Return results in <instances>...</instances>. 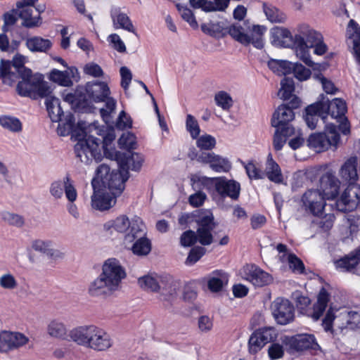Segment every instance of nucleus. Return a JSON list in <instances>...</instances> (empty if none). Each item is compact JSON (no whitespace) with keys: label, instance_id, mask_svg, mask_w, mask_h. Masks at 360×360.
<instances>
[{"label":"nucleus","instance_id":"nucleus-1","mask_svg":"<svg viewBox=\"0 0 360 360\" xmlns=\"http://www.w3.org/2000/svg\"><path fill=\"white\" fill-rule=\"evenodd\" d=\"M202 31L211 37H224L230 34L232 38L239 43L247 46L252 44L255 48L261 49L264 46L263 35L266 27L260 25H254L250 34L245 32V29L239 23H234L230 27H225L223 22L202 23Z\"/></svg>","mask_w":360,"mask_h":360},{"label":"nucleus","instance_id":"nucleus-2","mask_svg":"<svg viewBox=\"0 0 360 360\" xmlns=\"http://www.w3.org/2000/svg\"><path fill=\"white\" fill-rule=\"evenodd\" d=\"M126 277L124 269L119 260L110 258L102 266L101 274L88 288V292L92 297H107L117 290L122 279Z\"/></svg>","mask_w":360,"mask_h":360},{"label":"nucleus","instance_id":"nucleus-3","mask_svg":"<svg viewBox=\"0 0 360 360\" xmlns=\"http://www.w3.org/2000/svg\"><path fill=\"white\" fill-rule=\"evenodd\" d=\"M322 326L326 332L346 335L349 331L360 328V311L344 309L335 316L330 307L323 319Z\"/></svg>","mask_w":360,"mask_h":360},{"label":"nucleus","instance_id":"nucleus-4","mask_svg":"<svg viewBox=\"0 0 360 360\" xmlns=\"http://www.w3.org/2000/svg\"><path fill=\"white\" fill-rule=\"evenodd\" d=\"M322 39L323 37L320 32L310 28L307 25H300L297 29V33L295 34L297 57L314 70H318L320 65L311 60L309 49Z\"/></svg>","mask_w":360,"mask_h":360},{"label":"nucleus","instance_id":"nucleus-5","mask_svg":"<svg viewBox=\"0 0 360 360\" xmlns=\"http://www.w3.org/2000/svg\"><path fill=\"white\" fill-rule=\"evenodd\" d=\"M89 98L95 102H105V108L100 109L101 116L106 124L113 123L112 114L115 113L116 101L110 96V91L104 82H89L85 86Z\"/></svg>","mask_w":360,"mask_h":360},{"label":"nucleus","instance_id":"nucleus-6","mask_svg":"<svg viewBox=\"0 0 360 360\" xmlns=\"http://www.w3.org/2000/svg\"><path fill=\"white\" fill-rule=\"evenodd\" d=\"M22 80L16 86L18 94L24 97L37 100L45 98L52 93L51 86L44 80V75L40 73L32 74V70L19 76Z\"/></svg>","mask_w":360,"mask_h":360},{"label":"nucleus","instance_id":"nucleus-7","mask_svg":"<svg viewBox=\"0 0 360 360\" xmlns=\"http://www.w3.org/2000/svg\"><path fill=\"white\" fill-rule=\"evenodd\" d=\"M77 143L75 146V153L79 160L89 165L93 160L96 162L102 160V151L101 145L105 141L89 134L86 129L82 130V134L77 136Z\"/></svg>","mask_w":360,"mask_h":360},{"label":"nucleus","instance_id":"nucleus-8","mask_svg":"<svg viewBox=\"0 0 360 360\" xmlns=\"http://www.w3.org/2000/svg\"><path fill=\"white\" fill-rule=\"evenodd\" d=\"M136 138L131 133L124 134L118 140L121 148L126 149L125 152L115 151V160L122 167L131 168V170L138 172L141 169L143 162V157L131 150L135 148Z\"/></svg>","mask_w":360,"mask_h":360},{"label":"nucleus","instance_id":"nucleus-9","mask_svg":"<svg viewBox=\"0 0 360 360\" xmlns=\"http://www.w3.org/2000/svg\"><path fill=\"white\" fill-rule=\"evenodd\" d=\"M120 170H112L110 172V168L107 165H101L96 173L98 177L101 179L103 186L108 188L112 195H120L124 189L125 182L129 179V169L131 168L122 167L120 165Z\"/></svg>","mask_w":360,"mask_h":360},{"label":"nucleus","instance_id":"nucleus-10","mask_svg":"<svg viewBox=\"0 0 360 360\" xmlns=\"http://www.w3.org/2000/svg\"><path fill=\"white\" fill-rule=\"evenodd\" d=\"M329 302V294L324 288L319 291L317 302L310 307L311 300L308 297L297 294L295 295L296 307L300 314L311 317L313 321H318L322 316Z\"/></svg>","mask_w":360,"mask_h":360},{"label":"nucleus","instance_id":"nucleus-11","mask_svg":"<svg viewBox=\"0 0 360 360\" xmlns=\"http://www.w3.org/2000/svg\"><path fill=\"white\" fill-rule=\"evenodd\" d=\"M143 226L141 219L137 216L129 220L127 216L121 215L114 220L108 221L105 224V228H112L117 232L125 233L124 243H130L134 241V234H142Z\"/></svg>","mask_w":360,"mask_h":360},{"label":"nucleus","instance_id":"nucleus-12","mask_svg":"<svg viewBox=\"0 0 360 360\" xmlns=\"http://www.w3.org/2000/svg\"><path fill=\"white\" fill-rule=\"evenodd\" d=\"M340 141V134L335 124L325 125V132L311 134L307 140V146L317 153L328 150L330 146H336Z\"/></svg>","mask_w":360,"mask_h":360},{"label":"nucleus","instance_id":"nucleus-13","mask_svg":"<svg viewBox=\"0 0 360 360\" xmlns=\"http://www.w3.org/2000/svg\"><path fill=\"white\" fill-rule=\"evenodd\" d=\"M360 202V186L351 184L347 186L335 205L338 211L342 212H352Z\"/></svg>","mask_w":360,"mask_h":360},{"label":"nucleus","instance_id":"nucleus-14","mask_svg":"<svg viewBox=\"0 0 360 360\" xmlns=\"http://www.w3.org/2000/svg\"><path fill=\"white\" fill-rule=\"evenodd\" d=\"M272 315L278 324L287 325L295 319V309L286 299L276 298L271 304Z\"/></svg>","mask_w":360,"mask_h":360},{"label":"nucleus","instance_id":"nucleus-15","mask_svg":"<svg viewBox=\"0 0 360 360\" xmlns=\"http://www.w3.org/2000/svg\"><path fill=\"white\" fill-rule=\"evenodd\" d=\"M327 199L322 191L318 189H309L306 191L302 201L306 210L314 216H322L326 210L327 204L325 200Z\"/></svg>","mask_w":360,"mask_h":360},{"label":"nucleus","instance_id":"nucleus-16","mask_svg":"<svg viewBox=\"0 0 360 360\" xmlns=\"http://www.w3.org/2000/svg\"><path fill=\"white\" fill-rule=\"evenodd\" d=\"M242 277L256 287H263L270 284L273 278L255 264H247L242 269Z\"/></svg>","mask_w":360,"mask_h":360},{"label":"nucleus","instance_id":"nucleus-17","mask_svg":"<svg viewBox=\"0 0 360 360\" xmlns=\"http://www.w3.org/2000/svg\"><path fill=\"white\" fill-rule=\"evenodd\" d=\"M197 161L204 164H209L210 167L216 172H226L231 165L227 158H223L214 153L202 152L197 155Z\"/></svg>","mask_w":360,"mask_h":360},{"label":"nucleus","instance_id":"nucleus-18","mask_svg":"<svg viewBox=\"0 0 360 360\" xmlns=\"http://www.w3.org/2000/svg\"><path fill=\"white\" fill-rule=\"evenodd\" d=\"M287 345L291 351L295 352L320 349L315 336L311 334H299L292 336L288 340Z\"/></svg>","mask_w":360,"mask_h":360},{"label":"nucleus","instance_id":"nucleus-19","mask_svg":"<svg viewBox=\"0 0 360 360\" xmlns=\"http://www.w3.org/2000/svg\"><path fill=\"white\" fill-rule=\"evenodd\" d=\"M322 99L318 101L321 102L323 111L326 112V118L330 116L332 119H345V113L347 112L346 103L340 98H333L330 101L328 98L325 99L321 95Z\"/></svg>","mask_w":360,"mask_h":360},{"label":"nucleus","instance_id":"nucleus-20","mask_svg":"<svg viewBox=\"0 0 360 360\" xmlns=\"http://www.w3.org/2000/svg\"><path fill=\"white\" fill-rule=\"evenodd\" d=\"M38 0H21L17 2L19 17L23 20L22 25L31 28L37 26V17H32L34 6Z\"/></svg>","mask_w":360,"mask_h":360},{"label":"nucleus","instance_id":"nucleus-21","mask_svg":"<svg viewBox=\"0 0 360 360\" xmlns=\"http://www.w3.org/2000/svg\"><path fill=\"white\" fill-rule=\"evenodd\" d=\"M179 285L170 275L160 276L158 292L161 300L171 303L176 297Z\"/></svg>","mask_w":360,"mask_h":360},{"label":"nucleus","instance_id":"nucleus-22","mask_svg":"<svg viewBox=\"0 0 360 360\" xmlns=\"http://www.w3.org/2000/svg\"><path fill=\"white\" fill-rule=\"evenodd\" d=\"M96 184L95 179H93L91 182L94 188V195L91 196L92 207L101 211L110 209L115 203L117 196L112 195L111 193L97 191Z\"/></svg>","mask_w":360,"mask_h":360},{"label":"nucleus","instance_id":"nucleus-23","mask_svg":"<svg viewBox=\"0 0 360 360\" xmlns=\"http://www.w3.org/2000/svg\"><path fill=\"white\" fill-rule=\"evenodd\" d=\"M271 41L274 46L292 48L295 50V35L283 27H275L271 31Z\"/></svg>","mask_w":360,"mask_h":360},{"label":"nucleus","instance_id":"nucleus-24","mask_svg":"<svg viewBox=\"0 0 360 360\" xmlns=\"http://www.w3.org/2000/svg\"><path fill=\"white\" fill-rule=\"evenodd\" d=\"M276 63L283 70V74L286 75L292 72L295 77L300 81L308 79L311 74L310 70L298 63H292L288 60H275L272 63Z\"/></svg>","mask_w":360,"mask_h":360},{"label":"nucleus","instance_id":"nucleus-25","mask_svg":"<svg viewBox=\"0 0 360 360\" xmlns=\"http://www.w3.org/2000/svg\"><path fill=\"white\" fill-rule=\"evenodd\" d=\"M306 115L304 116V120L309 128L314 129L316 127L317 122L320 119L323 124H330L327 123V118L326 112L323 111V107H321V102L317 101L306 108Z\"/></svg>","mask_w":360,"mask_h":360},{"label":"nucleus","instance_id":"nucleus-26","mask_svg":"<svg viewBox=\"0 0 360 360\" xmlns=\"http://www.w3.org/2000/svg\"><path fill=\"white\" fill-rule=\"evenodd\" d=\"M240 192V185L235 180H228L221 177L217 185V194L222 198L229 197L233 200L238 199Z\"/></svg>","mask_w":360,"mask_h":360},{"label":"nucleus","instance_id":"nucleus-27","mask_svg":"<svg viewBox=\"0 0 360 360\" xmlns=\"http://www.w3.org/2000/svg\"><path fill=\"white\" fill-rule=\"evenodd\" d=\"M110 18L115 30L123 29L137 34L129 17L121 10V8L112 6L110 9Z\"/></svg>","mask_w":360,"mask_h":360},{"label":"nucleus","instance_id":"nucleus-28","mask_svg":"<svg viewBox=\"0 0 360 360\" xmlns=\"http://www.w3.org/2000/svg\"><path fill=\"white\" fill-rule=\"evenodd\" d=\"M358 160L356 157L349 158L341 167L340 169V176L342 181L345 183L356 184L359 179L357 171Z\"/></svg>","mask_w":360,"mask_h":360},{"label":"nucleus","instance_id":"nucleus-29","mask_svg":"<svg viewBox=\"0 0 360 360\" xmlns=\"http://www.w3.org/2000/svg\"><path fill=\"white\" fill-rule=\"evenodd\" d=\"M340 181L333 174H327L321 177L320 187L327 199L336 198L340 189Z\"/></svg>","mask_w":360,"mask_h":360},{"label":"nucleus","instance_id":"nucleus-30","mask_svg":"<svg viewBox=\"0 0 360 360\" xmlns=\"http://www.w3.org/2000/svg\"><path fill=\"white\" fill-rule=\"evenodd\" d=\"M295 118V113L290 108L286 105H281L278 107L273 114L271 118V126L274 127H280L283 124H287Z\"/></svg>","mask_w":360,"mask_h":360},{"label":"nucleus","instance_id":"nucleus-31","mask_svg":"<svg viewBox=\"0 0 360 360\" xmlns=\"http://www.w3.org/2000/svg\"><path fill=\"white\" fill-rule=\"evenodd\" d=\"M134 243L131 247L132 252L139 256L148 255L151 250V243L146 237V227H143L142 234H134Z\"/></svg>","mask_w":360,"mask_h":360},{"label":"nucleus","instance_id":"nucleus-32","mask_svg":"<svg viewBox=\"0 0 360 360\" xmlns=\"http://www.w3.org/2000/svg\"><path fill=\"white\" fill-rule=\"evenodd\" d=\"M92 325L77 326L70 330L68 341H72L79 346L86 347Z\"/></svg>","mask_w":360,"mask_h":360},{"label":"nucleus","instance_id":"nucleus-33","mask_svg":"<svg viewBox=\"0 0 360 360\" xmlns=\"http://www.w3.org/2000/svg\"><path fill=\"white\" fill-rule=\"evenodd\" d=\"M45 98V104L51 121L53 122H58V121L61 120V116H64V112L59 99L51 96V94Z\"/></svg>","mask_w":360,"mask_h":360},{"label":"nucleus","instance_id":"nucleus-34","mask_svg":"<svg viewBox=\"0 0 360 360\" xmlns=\"http://www.w3.org/2000/svg\"><path fill=\"white\" fill-rule=\"evenodd\" d=\"M53 44L49 39L41 37H32L26 40V46L32 52L47 53L52 47Z\"/></svg>","mask_w":360,"mask_h":360},{"label":"nucleus","instance_id":"nucleus-35","mask_svg":"<svg viewBox=\"0 0 360 360\" xmlns=\"http://www.w3.org/2000/svg\"><path fill=\"white\" fill-rule=\"evenodd\" d=\"M264 177L266 176L271 181L281 184L283 181V175L279 165L273 160L271 154H269L266 162Z\"/></svg>","mask_w":360,"mask_h":360},{"label":"nucleus","instance_id":"nucleus-36","mask_svg":"<svg viewBox=\"0 0 360 360\" xmlns=\"http://www.w3.org/2000/svg\"><path fill=\"white\" fill-rule=\"evenodd\" d=\"M347 32L349 39L352 40L356 58L360 63V27L354 20H350Z\"/></svg>","mask_w":360,"mask_h":360},{"label":"nucleus","instance_id":"nucleus-37","mask_svg":"<svg viewBox=\"0 0 360 360\" xmlns=\"http://www.w3.org/2000/svg\"><path fill=\"white\" fill-rule=\"evenodd\" d=\"M96 336L93 350L102 352L106 351L112 346L113 341L110 335L107 333L103 328L97 326V332L94 333Z\"/></svg>","mask_w":360,"mask_h":360},{"label":"nucleus","instance_id":"nucleus-38","mask_svg":"<svg viewBox=\"0 0 360 360\" xmlns=\"http://www.w3.org/2000/svg\"><path fill=\"white\" fill-rule=\"evenodd\" d=\"M47 331L49 335L53 338L66 340L69 339L66 326L63 322L58 320H53L49 323Z\"/></svg>","mask_w":360,"mask_h":360},{"label":"nucleus","instance_id":"nucleus-39","mask_svg":"<svg viewBox=\"0 0 360 360\" xmlns=\"http://www.w3.org/2000/svg\"><path fill=\"white\" fill-rule=\"evenodd\" d=\"M75 116L72 112L64 113V116H61V120L58 121V134L63 136L68 135L75 127Z\"/></svg>","mask_w":360,"mask_h":360},{"label":"nucleus","instance_id":"nucleus-40","mask_svg":"<svg viewBox=\"0 0 360 360\" xmlns=\"http://www.w3.org/2000/svg\"><path fill=\"white\" fill-rule=\"evenodd\" d=\"M263 9L266 18L271 22L283 23L286 20L285 14L274 6L264 4Z\"/></svg>","mask_w":360,"mask_h":360},{"label":"nucleus","instance_id":"nucleus-41","mask_svg":"<svg viewBox=\"0 0 360 360\" xmlns=\"http://www.w3.org/2000/svg\"><path fill=\"white\" fill-rule=\"evenodd\" d=\"M0 78H2L3 82L8 85H12L15 82L16 78L15 72L11 70L10 61L1 60Z\"/></svg>","mask_w":360,"mask_h":360},{"label":"nucleus","instance_id":"nucleus-42","mask_svg":"<svg viewBox=\"0 0 360 360\" xmlns=\"http://www.w3.org/2000/svg\"><path fill=\"white\" fill-rule=\"evenodd\" d=\"M212 275L209 277L207 281L208 288L212 292H219L223 288L225 274L221 271L216 270L212 272Z\"/></svg>","mask_w":360,"mask_h":360},{"label":"nucleus","instance_id":"nucleus-43","mask_svg":"<svg viewBox=\"0 0 360 360\" xmlns=\"http://www.w3.org/2000/svg\"><path fill=\"white\" fill-rule=\"evenodd\" d=\"M160 276L153 277L149 275L141 277L138 283L141 288L152 292H158L159 288Z\"/></svg>","mask_w":360,"mask_h":360},{"label":"nucleus","instance_id":"nucleus-44","mask_svg":"<svg viewBox=\"0 0 360 360\" xmlns=\"http://www.w3.org/2000/svg\"><path fill=\"white\" fill-rule=\"evenodd\" d=\"M281 89L278 91V96L280 98L283 100L290 99L295 91L293 79L289 77H284L281 81Z\"/></svg>","mask_w":360,"mask_h":360},{"label":"nucleus","instance_id":"nucleus-45","mask_svg":"<svg viewBox=\"0 0 360 360\" xmlns=\"http://www.w3.org/2000/svg\"><path fill=\"white\" fill-rule=\"evenodd\" d=\"M49 78L51 81L63 86H70L72 85V81L67 71L54 69L51 72Z\"/></svg>","mask_w":360,"mask_h":360},{"label":"nucleus","instance_id":"nucleus-46","mask_svg":"<svg viewBox=\"0 0 360 360\" xmlns=\"http://www.w3.org/2000/svg\"><path fill=\"white\" fill-rule=\"evenodd\" d=\"M196 222L198 226V229L213 231L215 227L213 214L210 212H207L205 214L199 217L196 219Z\"/></svg>","mask_w":360,"mask_h":360},{"label":"nucleus","instance_id":"nucleus-47","mask_svg":"<svg viewBox=\"0 0 360 360\" xmlns=\"http://www.w3.org/2000/svg\"><path fill=\"white\" fill-rule=\"evenodd\" d=\"M176 7L181 14V18L186 20L193 28H198V22L195 20L193 11L186 6L177 4Z\"/></svg>","mask_w":360,"mask_h":360},{"label":"nucleus","instance_id":"nucleus-48","mask_svg":"<svg viewBox=\"0 0 360 360\" xmlns=\"http://www.w3.org/2000/svg\"><path fill=\"white\" fill-rule=\"evenodd\" d=\"M1 125L12 131H20L22 129V124L20 121L15 117H3L0 118Z\"/></svg>","mask_w":360,"mask_h":360},{"label":"nucleus","instance_id":"nucleus-49","mask_svg":"<svg viewBox=\"0 0 360 360\" xmlns=\"http://www.w3.org/2000/svg\"><path fill=\"white\" fill-rule=\"evenodd\" d=\"M13 333L8 330L0 332V352L8 353L11 351Z\"/></svg>","mask_w":360,"mask_h":360},{"label":"nucleus","instance_id":"nucleus-50","mask_svg":"<svg viewBox=\"0 0 360 360\" xmlns=\"http://www.w3.org/2000/svg\"><path fill=\"white\" fill-rule=\"evenodd\" d=\"M25 59L24 56L16 54L11 63V66L14 68V72L18 73L19 76L31 70L25 66Z\"/></svg>","mask_w":360,"mask_h":360},{"label":"nucleus","instance_id":"nucleus-51","mask_svg":"<svg viewBox=\"0 0 360 360\" xmlns=\"http://www.w3.org/2000/svg\"><path fill=\"white\" fill-rule=\"evenodd\" d=\"M217 105L223 110H227L233 105V100L231 97L225 91H219L214 97Z\"/></svg>","mask_w":360,"mask_h":360},{"label":"nucleus","instance_id":"nucleus-52","mask_svg":"<svg viewBox=\"0 0 360 360\" xmlns=\"http://www.w3.org/2000/svg\"><path fill=\"white\" fill-rule=\"evenodd\" d=\"M205 254V249L201 246H195L191 249L186 259V265H193Z\"/></svg>","mask_w":360,"mask_h":360},{"label":"nucleus","instance_id":"nucleus-53","mask_svg":"<svg viewBox=\"0 0 360 360\" xmlns=\"http://www.w3.org/2000/svg\"><path fill=\"white\" fill-rule=\"evenodd\" d=\"M248 344L250 352L252 354L257 353L266 345L256 330L250 336Z\"/></svg>","mask_w":360,"mask_h":360},{"label":"nucleus","instance_id":"nucleus-54","mask_svg":"<svg viewBox=\"0 0 360 360\" xmlns=\"http://www.w3.org/2000/svg\"><path fill=\"white\" fill-rule=\"evenodd\" d=\"M64 192L67 199L70 202H73L76 200L77 197V190L72 184L69 175L64 177Z\"/></svg>","mask_w":360,"mask_h":360},{"label":"nucleus","instance_id":"nucleus-55","mask_svg":"<svg viewBox=\"0 0 360 360\" xmlns=\"http://www.w3.org/2000/svg\"><path fill=\"white\" fill-rule=\"evenodd\" d=\"M186 127L187 131L190 133L191 136L195 139L199 136L200 129L197 120L191 115L186 117Z\"/></svg>","mask_w":360,"mask_h":360},{"label":"nucleus","instance_id":"nucleus-56","mask_svg":"<svg viewBox=\"0 0 360 360\" xmlns=\"http://www.w3.org/2000/svg\"><path fill=\"white\" fill-rule=\"evenodd\" d=\"M256 331L266 344L273 342L277 338L278 333L274 327H264Z\"/></svg>","mask_w":360,"mask_h":360},{"label":"nucleus","instance_id":"nucleus-57","mask_svg":"<svg viewBox=\"0 0 360 360\" xmlns=\"http://www.w3.org/2000/svg\"><path fill=\"white\" fill-rule=\"evenodd\" d=\"M196 144L201 150H209L214 148L216 140L211 135L206 134L199 137L196 141Z\"/></svg>","mask_w":360,"mask_h":360},{"label":"nucleus","instance_id":"nucleus-58","mask_svg":"<svg viewBox=\"0 0 360 360\" xmlns=\"http://www.w3.org/2000/svg\"><path fill=\"white\" fill-rule=\"evenodd\" d=\"M358 264L359 258L355 255L345 257L337 262L338 267L345 269L347 271H351L355 269Z\"/></svg>","mask_w":360,"mask_h":360},{"label":"nucleus","instance_id":"nucleus-59","mask_svg":"<svg viewBox=\"0 0 360 360\" xmlns=\"http://www.w3.org/2000/svg\"><path fill=\"white\" fill-rule=\"evenodd\" d=\"M318 217L316 224L323 231H328L333 226L335 219L333 214L324 212L322 216Z\"/></svg>","mask_w":360,"mask_h":360},{"label":"nucleus","instance_id":"nucleus-60","mask_svg":"<svg viewBox=\"0 0 360 360\" xmlns=\"http://www.w3.org/2000/svg\"><path fill=\"white\" fill-rule=\"evenodd\" d=\"M1 216L4 221L10 225L15 226L16 227H22L24 224V219L20 215L5 212L2 213Z\"/></svg>","mask_w":360,"mask_h":360},{"label":"nucleus","instance_id":"nucleus-61","mask_svg":"<svg viewBox=\"0 0 360 360\" xmlns=\"http://www.w3.org/2000/svg\"><path fill=\"white\" fill-rule=\"evenodd\" d=\"M288 261L289 267L292 270L293 272L298 274H303L304 271V265L302 261L299 259L294 254H289L288 255Z\"/></svg>","mask_w":360,"mask_h":360},{"label":"nucleus","instance_id":"nucleus-62","mask_svg":"<svg viewBox=\"0 0 360 360\" xmlns=\"http://www.w3.org/2000/svg\"><path fill=\"white\" fill-rule=\"evenodd\" d=\"M197 240H198L197 233L192 230L184 232L180 238V243L184 247H191L193 245Z\"/></svg>","mask_w":360,"mask_h":360},{"label":"nucleus","instance_id":"nucleus-63","mask_svg":"<svg viewBox=\"0 0 360 360\" xmlns=\"http://www.w3.org/2000/svg\"><path fill=\"white\" fill-rule=\"evenodd\" d=\"M0 286L4 289L13 290L18 286V282L11 274H5L0 277Z\"/></svg>","mask_w":360,"mask_h":360},{"label":"nucleus","instance_id":"nucleus-64","mask_svg":"<svg viewBox=\"0 0 360 360\" xmlns=\"http://www.w3.org/2000/svg\"><path fill=\"white\" fill-rule=\"evenodd\" d=\"M11 341V351H13L25 345L29 338L21 333L13 332Z\"/></svg>","mask_w":360,"mask_h":360}]
</instances>
